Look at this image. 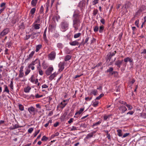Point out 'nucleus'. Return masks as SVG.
Returning <instances> with one entry per match:
<instances>
[{
  "mask_svg": "<svg viewBox=\"0 0 146 146\" xmlns=\"http://www.w3.org/2000/svg\"><path fill=\"white\" fill-rule=\"evenodd\" d=\"M52 123V120L50 119L49 121H48L46 124L44 125V127H47L48 125H50V124Z\"/></svg>",
  "mask_w": 146,
  "mask_h": 146,
  "instance_id": "29",
  "label": "nucleus"
},
{
  "mask_svg": "<svg viewBox=\"0 0 146 146\" xmlns=\"http://www.w3.org/2000/svg\"><path fill=\"white\" fill-rule=\"evenodd\" d=\"M35 11H36V9L35 8H32L31 11H30V13L32 14V15H33L34 14L35 12Z\"/></svg>",
  "mask_w": 146,
  "mask_h": 146,
  "instance_id": "42",
  "label": "nucleus"
},
{
  "mask_svg": "<svg viewBox=\"0 0 146 146\" xmlns=\"http://www.w3.org/2000/svg\"><path fill=\"white\" fill-rule=\"evenodd\" d=\"M24 74L23 72H19V77L20 78H21L23 76Z\"/></svg>",
  "mask_w": 146,
  "mask_h": 146,
  "instance_id": "51",
  "label": "nucleus"
},
{
  "mask_svg": "<svg viewBox=\"0 0 146 146\" xmlns=\"http://www.w3.org/2000/svg\"><path fill=\"white\" fill-rule=\"evenodd\" d=\"M43 95H39L38 94H37L35 95V97L36 98H40L42 97H43Z\"/></svg>",
  "mask_w": 146,
  "mask_h": 146,
  "instance_id": "53",
  "label": "nucleus"
},
{
  "mask_svg": "<svg viewBox=\"0 0 146 146\" xmlns=\"http://www.w3.org/2000/svg\"><path fill=\"white\" fill-rule=\"evenodd\" d=\"M40 130H38L37 131H35L33 134V135L34 137H36L37 135L39 133Z\"/></svg>",
  "mask_w": 146,
  "mask_h": 146,
  "instance_id": "54",
  "label": "nucleus"
},
{
  "mask_svg": "<svg viewBox=\"0 0 146 146\" xmlns=\"http://www.w3.org/2000/svg\"><path fill=\"white\" fill-rule=\"evenodd\" d=\"M104 29V27L102 25L99 27V32L100 33H102L103 32Z\"/></svg>",
  "mask_w": 146,
  "mask_h": 146,
  "instance_id": "38",
  "label": "nucleus"
},
{
  "mask_svg": "<svg viewBox=\"0 0 146 146\" xmlns=\"http://www.w3.org/2000/svg\"><path fill=\"white\" fill-rule=\"evenodd\" d=\"M102 122V120H100L98 121L97 122H96L94 123L92 126V127H94L95 126H97L98 125H99Z\"/></svg>",
  "mask_w": 146,
  "mask_h": 146,
  "instance_id": "33",
  "label": "nucleus"
},
{
  "mask_svg": "<svg viewBox=\"0 0 146 146\" xmlns=\"http://www.w3.org/2000/svg\"><path fill=\"white\" fill-rule=\"evenodd\" d=\"M139 20H136L135 23V24L136 26H137V27H139Z\"/></svg>",
  "mask_w": 146,
  "mask_h": 146,
  "instance_id": "56",
  "label": "nucleus"
},
{
  "mask_svg": "<svg viewBox=\"0 0 146 146\" xmlns=\"http://www.w3.org/2000/svg\"><path fill=\"white\" fill-rule=\"evenodd\" d=\"M57 74L56 72H54L51 74L49 77V79L50 80H52L56 76Z\"/></svg>",
  "mask_w": 146,
  "mask_h": 146,
  "instance_id": "21",
  "label": "nucleus"
},
{
  "mask_svg": "<svg viewBox=\"0 0 146 146\" xmlns=\"http://www.w3.org/2000/svg\"><path fill=\"white\" fill-rule=\"evenodd\" d=\"M97 90H96L93 89L91 90V93L93 94L95 96L96 95V93L97 92Z\"/></svg>",
  "mask_w": 146,
  "mask_h": 146,
  "instance_id": "40",
  "label": "nucleus"
},
{
  "mask_svg": "<svg viewBox=\"0 0 146 146\" xmlns=\"http://www.w3.org/2000/svg\"><path fill=\"white\" fill-rule=\"evenodd\" d=\"M117 135L119 137H121L122 135V131L121 130L118 129L117 130Z\"/></svg>",
  "mask_w": 146,
  "mask_h": 146,
  "instance_id": "30",
  "label": "nucleus"
},
{
  "mask_svg": "<svg viewBox=\"0 0 146 146\" xmlns=\"http://www.w3.org/2000/svg\"><path fill=\"white\" fill-rule=\"evenodd\" d=\"M69 44L71 46L78 45L79 44V43L78 41L75 40L69 42Z\"/></svg>",
  "mask_w": 146,
  "mask_h": 146,
  "instance_id": "18",
  "label": "nucleus"
},
{
  "mask_svg": "<svg viewBox=\"0 0 146 146\" xmlns=\"http://www.w3.org/2000/svg\"><path fill=\"white\" fill-rule=\"evenodd\" d=\"M56 53L54 51H52L48 55L49 59L51 60H54L55 58Z\"/></svg>",
  "mask_w": 146,
  "mask_h": 146,
  "instance_id": "5",
  "label": "nucleus"
},
{
  "mask_svg": "<svg viewBox=\"0 0 146 146\" xmlns=\"http://www.w3.org/2000/svg\"><path fill=\"white\" fill-rule=\"evenodd\" d=\"M28 111L30 114L33 115L35 114V108L33 107H30L28 108Z\"/></svg>",
  "mask_w": 146,
  "mask_h": 146,
  "instance_id": "10",
  "label": "nucleus"
},
{
  "mask_svg": "<svg viewBox=\"0 0 146 146\" xmlns=\"http://www.w3.org/2000/svg\"><path fill=\"white\" fill-rule=\"evenodd\" d=\"M29 80H30L31 82L32 83H34L35 80V78L34 75H32L30 79H29Z\"/></svg>",
  "mask_w": 146,
  "mask_h": 146,
  "instance_id": "31",
  "label": "nucleus"
},
{
  "mask_svg": "<svg viewBox=\"0 0 146 146\" xmlns=\"http://www.w3.org/2000/svg\"><path fill=\"white\" fill-rule=\"evenodd\" d=\"M116 52V51H114L113 52L111 53L110 52L109 55H108L107 56L108 57V58L111 59V57L114 56Z\"/></svg>",
  "mask_w": 146,
  "mask_h": 146,
  "instance_id": "19",
  "label": "nucleus"
},
{
  "mask_svg": "<svg viewBox=\"0 0 146 146\" xmlns=\"http://www.w3.org/2000/svg\"><path fill=\"white\" fill-rule=\"evenodd\" d=\"M68 101V100H64L62 102L57 106V108H60L62 109H63L67 104Z\"/></svg>",
  "mask_w": 146,
  "mask_h": 146,
  "instance_id": "3",
  "label": "nucleus"
},
{
  "mask_svg": "<svg viewBox=\"0 0 146 146\" xmlns=\"http://www.w3.org/2000/svg\"><path fill=\"white\" fill-rule=\"evenodd\" d=\"M33 130V128H30L28 130V132L29 133H31Z\"/></svg>",
  "mask_w": 146,
  "mask_h": 146,
  "instance_id": "55",
  "label": "nucleus"
},
{
  "mask_svg": "<svg viewBox=\"0 0 146 146\" xmlns=\"http://www.w3.org/2000/svg\"><path fill=\"white\" fill-rule=\"evenodd\" d=\"M85 1L84 0H82L78 4V6L80 8V9L82 10L85 6Z\"/></svg>",
  "mask_w": 146,
  "mask_h": 146,
  "instance_id": "6",
  "label": "nucleus"
},
{
  "mask_svg": "<svg viewBox=\"0 0 146 146\" xmlns=\"http://www.w3.org/2000/svg\"><path fill=\"white\" fill-rule=\"evenodd\" d=\"M81 33H78L75 34L74 35V37L75 38H77L81 36Z\"/></svg>",
  "mask_w": 146,
  "mask_h": 146,
  "instance_id": "41",
  "label": "nucleus"
},
{
  "mask_svg": "<svg viewBox=\"0 0 146 146\" xmlns=\"http://www.w3.org/2000/svg\"><path fill=\"white\" fill-rule=\"evenodd\" d=\"M53 70L52 67H49L46 71V74L47 75H50Z\"/></svg>",
  "mask_w": 146,
  "mask_h": 146,
  "instance_id": "8",
  "label": "nucleus"
},
{
  "mask_svg": "<svg viewBox=\"0 0 146 146\" xmlns=\"http://www.w3.org/2000/svg\"><path fill=\"white\" fill-rule=\"evenodd\" d=\"M72 56L70 55H67L66 56L64 60L65 61H67L70 60Z\"/></svg>",
  "mask_w": 146,
  "mask_h": 146,
  "instance_id": "35",
  "label": "nucleus"
},
{
  "mask_svg": "<svg viewBox=\"0 0 146 146\" xmlns=\"http://www.w3.org/2000/svg\"><path fill=\"white\" fill-rule=\"evenodd\" d=\"M46 29L44 30L43 35V38L45 41L46 42H47L48 41L47 37H46Z\"/></svg>",
  "mask_w": 146,
  "mask_h": 146,
  "instance_id": "16",
  "label": "nucleus"
},
{
  "mask_svg": "<svg viewBox=\"0 0 146 146\" xmlns=\"http://www.w3.org/2000/svg\"><path fill=\"white\" fill-rule=\"evenodd\" d=\"M42 45L41 44L37 45L36 46L35 51L36 52H38L39 50L41 48Z\"/></svg>",
  "mask_w": 146,
  "mask_h": 146,
  "instance_id": "20",
  "label": "nucleus"
},
{
  "mask_svg": "<svg viewBox=\"0 0 146 146\" xmlns=\"http://www.w3.org/2000/svg\"><path fill=\"white\" fill-rule=\"evenodd\" d=\"M9 86L10 88L12 89H13V80H11V83L9 85Z\"/></svg>",
  "mask_w": 146,
  "mask_h": 146,
  "instance_id": "50",
  "label": "nucleus"
},
{
  "mask_svg": "<svg viewBox=\"0 0 146 146\" xmlns=\"http://www.w3.org/2000/svg\"><path fill=\"white\" fill-rule=\"evenodd\" d=\"M131 3L129 1H126L125 5V8L126 9H128L130 7Z\"/></svg>",
  "mask_w": 146,
  "mask_h": 146,
  "instance_id": "26",
  "label": "nucleus"
},
{
  "mask_svg": "<svg viewBox=\"0 0 146 146\" xmlns=\"http://www.w3.org/2000/svg\"><path fill=\"white\" fill-rule=\"evenodd\" d=\"M33 27H34V28L36 29L37 30L38 29L40 28V24H33Z\"/></svg>",
  "mask_w": 146,
  "mask_h": 146,
  "instance_id": "22",
  "label": "nucleus"
},
{
  "mask_svg": "<svg viewBox=\"0 0 146 146\" xmlns=\"http://www.w3.org/2000/svg\"><path fill=\"white\" fill-rule=\"evenodd\" d=\"M129 133H126L124 134L123 135V136H122V138L125 137H126L127 136H128V135H129Z\"/></svg>",
  "mask_w": 146,
  "mask_h": 146,
  "instance_id": "61",
  "label": "nucleus"
},
{
  "mask_svg": "<svg viewBox=\"0 0 146 146\" xmlns=\"http://www.w3.org/2000/svg\"><path fill=\"white\" fill-rule=\"evenodd\" d=\"M84 108H80L79 111L77 112L75 114V115H77L78 114L80 115V114L82 112L84 111Z\"/></svg>",
  "mask_w": 146,
  "mask_h": 146,
  "instance_id": "24",
  "label": "nucleus"
},
{
  "mask_svg": "<svg viewBox=\"0 0 146 146\" xmlns=\"http://www.w3.org/2000/svg\"><path fill=\"white\" fill-rule=\"evenodd\" d=\"M35 53V51H32L31 52L30 54L27 56V58L25 60H29L30 59L32 58L33 57V56Z\"/></svg>",
  "mask_w": 146,
  "mask_h": 146,
  "instance_id": "13",
  "label": "nucleus"
},
{
  "mask_svg": "<svg viewBox=\"0 0 146 146\" xmlns=\"http://www.w3.org/2000/svg\"><path fill=\"white\" fill-rule=\"evenodd\" d=\"M80 13V12L78 10L76 9L74 10L73 15V27L76 31L78 29L80 26V23L81 22Z\"/></svg>",
  "mask_w": 146,
  "mask_h": 146,
  "instance_id": "1",
  "label": "nucleus"
},
{
  "mask_svg": "<svg viewBox=\"0 0 146 146\" xmlns=\"http://www.w3.org/2000/svg\"><path fill=\"white\" fill-rule=\"evenodd\" d=\"M99 27L98 26H95L94 27V31L95 32H98V31Z\"/></svg>",
  "mask_w": 146,
  "mask_h": 146,
  "instance_id": "48",
  "label": "nucleus"
},
{
  "mask_svg": "<svg viewBox=\"0 0 146 146\" xmlns=\"http://www.w3.org/2000/svg\"><path fill=\"white\" fill-rule=\"evenodd\" d=\"M31 70L29 69H27L25 72V76L27 75L29 73L31 72Z\"/></svg>",
  "mask_w": 146,
  "mask_h": 146,
  "instance_id": "43",
  "label": "nucleus"
},
{
  "mask_svg": "<svg viewBox=\"0 0 146 146\" xmlns=\"http://www.w3.org/2000/svg\"><path fill=\"white\" fill-rule=\"evenodd\" d=\"M31 89V87L29 86H27L24 88V91L25 93H29Z\"/></svg>",
  "mask_w": 146,
  "mask_h": 146,
  "instance_id": "17",
  "label": "nucleus"
},
{
  "mask_svg": "<svg viewBox=\"0 0 146 146\" xmlns=\"http://www.w3.org/2000/svg\"><path fill=\"white\" fill-rule=\"evenodd\" d=\"M4 90L3 91V92H6L8 94H9V91L8 88L7 86L6 85H4Z\"/></svg>",
  "mask_w": 146,
  "mask_h": 146,
  "instance_id": "23",
  "label": "nucleus"
},
{
  "mask_svg": "<svg viewBox=\"0 0 146 146\" xmlns=\"http://www.w3.org/2000/svg\"><path fill=\"white\" fill-rule=\"evenodd\" d=\"M98 12V11L97 9H94L93 11V16H95L97 14Z\"/></svg>",
  "mask_w": 146,
  "mask_h": 146,
  "instance_id": "45",
  "label": "nucleus"
},
{
  "mask_svg": "<svg viewBox=\"0 0 146 146\" xmlns=\"http://www.w3.org/2000/svg\"><path fill=\"white\" fill-rule=\"evenodd\" d=\"M19 26L20 29H23L25 28V26L23 23H21L20 24H19Z\"/></svg>",
  "mask_w": 146,
  "mask_h": 146,
  "instance_id": "39",
  "label": "nucleus"
},
{
  "mask_svg": "<svg viewBox=\"0 0 146 146\" xmlns=\"http://www.w3.org/2000/svg\"><path fill=\"white\" fill-rule=\"evenodd\" d=\"M69 23L66 20H63L60 24V27L61 30L63 32L67 30L69 27Z\"/></svg>",
  "mask_w": 146,
  "mask_h": 146,
  "instance_id": "2",
  "label": "nucleus"
},
{
  "mask_svg": "<svg viewBox=\"0 0 146 146\" xmlns=\"http://www.w3.org/2000/svg\"><path fill=\"white\" fill-rule=\"evenodd\" d=\"M89 39V38L88 37H87L86 38L85 42L84 43H83V45H84V44L87 43L88 41V40Z\"/></svg>",
  "mask_w": 146,
  "mask_h": 146,
  "instance_id": "59",
  "label": "nucleus"
},
{
  "mask_svg": "<svg viewBox=\"0 0 146 146\" xmlns=\"http://www.w3.org/2000/svg\"><path fill=\"white\" fill-rule=\"evenodd\" d=\"M20 127L18 124H16L15 125H13V127H10V129L11 130H13L17 128Z\"/></svg>",
  "mask_w": 146,
  "mask_h": 146,
  "instance_id": "28",
  "label": "nucleus"
},
{
  "mask_svg": "<svg viewBox=\"0 0 146 146\" xmlns=\"http://www.w3.org/2000/svg\"><path fill=\"white\" fill-rule=\"evenodd\" d=\"M41 19V17H40V16L39 15L37 17V19L36 21H35V23H39L40 21V19Z\"/></svg>",
  "mask_w": 146,
  "mask_h": 146,
  "instance_id": "46",
  "label": "nucleus"
},
{
  "mask_svg": "<svg viewBox=\"0 0 146 146\" xmlns=\"http://www.w3.org/2000/svg\"><path fill=\"white\" fill-rule=\"evenodd\" d=\"M57 46L58 47L61 48L62 47V45L61 43H59L57 44Z\"/></svg>",
  "mask_w": 146,
  "mask_h": 146,
  "instance_id": "64",
  "label": "nucleus"
},
{
  "mask_svg": "<svg viewBox=\"0 0 146 146\" xmlns=\"http://www.w3.org/2000/svg\"><path fill=\"white\" fill-rule=\"evenodd\" d=\"M124 104L127 107L129 110H131L133 108V107L131 106L129 104H127L126 102H125Z\"/></svg>",
  "mask_w": 146,
  "mask_h": 146,
  "instance_id": "36",
  "label": "nucleus"
},
{
  "mask_svg": "<svg viewBox=\"0 0 146 146\" xmlns=\"http://www.w3.org/2000/svg\"><path fill=\"white\" fill-rule=\"evenodd\" d=\"M95 131H92V132L88 134L86 137V139H89L91 138V137H93V136L94 135V134L95 133Z\"/></svg>",
  "mask_w": 146,
  "mask_h": 146,
  "instance_id": "12",
  "label": "nucleus"
},
{
  "mask_svg": "<svg viewBox=\"0 0 146 146\" xmlns=\"http://www.w3.org/2000/svg\"><path fill=\"white\" fill-rule=\"evenodd\" d=\"M19 108V110L21 111H23L24 110V107L23 106L20 104H19L18 105Z\"/></svg>",
  "mask_w": 146,
  "mask_h": 146,
  "instance_id": "37",
  "label": "nucleus"
},
{
  "mask_svg": "<svg viewBox=\"0 0 146 146\" xmlns=\"http://www.w3.org/2000/svg\"><path fill=\"white\" fill-rule=\"evenodd\" d=\"M40 13L41 14H42L44 13V8L43 6H41L40 8Z\"/></svg>",
  "mask_w": 146,
  "mask_h": 146,
  "instance_id": "47",
  "label": "nucleus"
},
{
  "mask_svg": "<svg viewBox=\"0 0 146 146\" xmlns=\"http://www.w3.org/2000/svg\"><path fill=\"white\" fill-rule=\"evenodd\" d=\"M81 126L82 127L86 128L87 127V125L85 123H82L81 125Z\"/></svg>",
  "mask_w": 146,
  "mask_h": 146,
  "instance_id": "58",
  "label": "nucleus"
},
{
  "mask_svg": "<svg viewBox=\"0 0 146 146\" xmlns=\"http://www.w3.org/2000/svg\"><path fill=\"white\" fill-rule=\"evenodd\" d=\"M28 68H31L32 70H34L35 69V67L34 66H33L31 63L28 65Z\"/></svg>",
  "mask_w": 146,
  "mask_h": 146,
  "instance_id": "32",
  "label": "nucleus"
},
{
  "mask_svg": "<svg viewBox=\"0 0 146 146\" xmlns=\"http://www.w3.org/2000/svg\"><path fill=\"white\" fill-rule=\"evenodd\" d=\"M11 41H9L7 43L6 45L7 46V47L8 48H10L11 47V45L10 44H11Z\"/></svg>",
  "mask_w": 146,
  "mask_h": 146,
  "instance_id": "60",
  "label": "nucleus"
},
{
  "mask_svg": "<svg viewBox=\"0 0 146 146\" xmlns=\"http://www.w3.org/2000/svg\"><path fill=\"white\" fill-rule=\"evenodd\" d=\"M77 129V128L76 127L74 126H72V128L70 130L71 131H72L76 130Z\"/></svg>",
  "mask_w": 146,
  "mask_h": 146,
  "instance_id": "63",
  "label": "nucleus"
},
{
  "mask_svg": "<svg viewBox=\"0 0 146 146\" xmlns=\"http://www.w3.org/2000/svg\"><path fill=\"white\" fill-rule=\"evenodd\" d=\"M31 63L34 66L36 64H38L37 66H39L40 65V61L38 59V58H36Z\"/></svg>",
  "mask_w": 146,
  "mask_h": 146,
  "instance_id": "9",
  "label": "nucleus"
},
{
  "mask_svg": "<svg viewBox=\"0 0 146 146\" xmlns=\"http://www.w3.org/2000/svg\"><path fill=\"white\" fill-rule=\"evenodd\" d=\"M123 60L120 61L118 60L116 61L115 63V64L119 68H120L121 67Z\"/></svg>",
  "mask_w": 146,
  "mask_h": 146,
  "instance_id": "15",
  "label": "nucleus"
},
{
  "mask_svg": "<svg viewBox=\"0 0 146 146\" xmlns=\"http://www.w3.org/2000/svg\"><path fill=\"white\" fill-rule=\"evenodd\" d=\"M64 62H60L58 64V67L59 68L58 71L60 72L62 71L64 69Z\"/></svg>",
  "mask_w": 146,
  "mask_h": 146,
  "instance_id": "7",
  "label": "nucleus"
},
{
  "mask_svg": "<svg viewBox=\"0 0 146 146\" xmlns=\"http://www.w3.org/2000/svg\"><path fill=\"white\" fill-rule=\"evenodd\" d=\"M9 32V28H7L3 29L0 33V39L2 38V37L6 35Z\"/></svg>",
  "mask_w": 146,
  "mask_h": 146,
  "instance_id": "4",
  "label": "nucleus"
},
{
  "mask_svg": "<svg viewBox=\"0 0 146 146\" xmlns=\"http://www.w3.org/2000/svg\"><path fill=\"white\" fill-rule=\"evenodd\" d=\"M92 98V97H91L90 98H89V97H87L85 98V100L86 101H89L91 100Z\"/></svg>",
  "mask_w": 146,
  "mask_h": 146,
  "instance_id": "62",
  "label": "nucleus"
},
{
  "mask_svg": "<svg viewBox=\"0 0 146 146\" xmlns=\"http://www.w3.org/2000/svg\"><path fill=\"white\" fill-rule=\"evenodd\" d=\"M104 95L103 94H100L96 98L95 100L100 99Z\"/></svg>",
  "mask_w": 146,
  "mask_h": 146,
  "instance_id": "49",
  "label": "nucleus"
},
{
  "mask_svg": "<svg viewBox=\"0 0 146 146\" xmlns=\"http://www.w3.org/2000/svg\"><path fill=\"white\" fill-rule=\"evenodd\" d=\"M38 0H32L31 2V5L32 7L35 6Z\"/></svg>",
  "mask_w": 146,
  "mask_h": 146,
  "instance_id": "27",
  "label": "nucleus"
},
{
  "mask_svg": "<svg viewBox=\"0 0 146 146\" xmlns=\"http://www.w3.org/2000/svg\"><path fill=\"white\" fill-rule=\"evenodd\" d=\"M113 70V67H110L109 69H107L106 71V72L111 73L112 72Z\"/></svg>",
  "mask_w": 146,
  "mask_h": 146,
  "instance_id": "44",
  "label": "nucleus"
},
{
  "mask_svg": "<svg viewBox=\"0 0 146 146\" xmlns=\"http://www.w3.org/2000/svg\"><path fill=\"white\" fill-rule=\"evenodd\" d=\"M124 62H127L129 61L130 62H133V60L130 58L127 57L124 59Z\"/></svg>",
  "mask_w": 146,
  "mask_h": 146,
  "instance_id": "25",
  "label": "nucleus"
},
{
  "mask_svg": "<svg viewBox=\"0 0 146 146\" xmlns=\"http://www.w3.org/2000/svg\"><path fill=\"white\" fill-rule=\"evenodd\" d=\"M98 104H99V102L98 101H95V102H94L92 104V105L94 107H96L98 106Z\"/></svg>",
  "mask_w": 146,
  "mask_h": 146,
  "instance_id": "34",
  "label": "nucleus"
},
{
  "mask_svg": "<svg viewBox=\"0 0 146 146\" xmlns=\"http://www.w3.org/2000/svg\"><path fill=\"white\" fill-rule=\"evenodd\" d=\"M123 35L122 33H121L120 34H119V36H118V38L119 40L120 41L121 40V37Z\"/></svg>",
  "mask_w": 146,
  "mask_h": 146,
  "instance_id": "57",
  "label": "nucleus"
},
{
  "mask_svg": "<svg viewBox=\"0 0 146 146\" xmlns=\"http://www.w3.org/2000/svg\"><path fill=\"white\" fill-rule=\"evenodd\" d=\"M119 110L121 111V113H124L127 110L126 107L123 106H120L119 108Z\"/></svg>",
  "mask_w": 146,
  "mask_h": 146,
  "instance_id": "11",
  "label": "nucleus"
},
{
  "mask_svg": "<svg viewBox=\"0 0 146 146\" xmlns=\"http://www.w3.org/2000/svg\"><path fill=\"white\" fill-rule=\"evenodd\" d=\"M37 69L38 70L39 74L40 75H42L43 74V71L41 69V66H37Z\"/></svg>",
  "mask_w": 146,
  "mask_h": 146,
  "instance_id": "14",
  "label": "nucleus"
},
{
  "mask_svg": "<svg viewBox=\"0 0 146 146\" xmlns=\"http://www.w3.org/2000/svg\"><path fill=\"white\" fill-rule=\"evenodd\" d=\"M48 139V138L47 137L45 136H44L41 139L42 141H46Z\"/></svg>",
  "mask_w": 146,
  "mask_h": 146,
  "instance_id": "52",
  "label": "nucleus"
}]
</instances>
